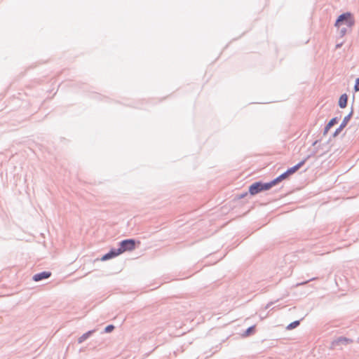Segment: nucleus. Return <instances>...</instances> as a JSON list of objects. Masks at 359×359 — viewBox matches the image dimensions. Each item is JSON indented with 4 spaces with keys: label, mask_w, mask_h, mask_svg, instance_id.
<instances>
[{
    "label": "nucleus",
    "mask_w": 359,
    "mask_h": 359,
    "mask_svg": "<svg viewBox=\"0 0 359 359\" xmlns=\"http://www.w3.org/2000/svg\"><path fill=\"white\" fill-rule=\"evenodd\" d=\"M355 23L351 13H346L339 16L335 22V26L342 36L345 35L348 29H351Z\"/></svg>",
    "instance_id": "nucleus-1"
},
{
    "label": "nucleus",
    "mask_w": 359,
    "mask_h": 359,
    "mask_svg": "<svg viewBox=\"0 0 359 359\" xmlns=\"http://www.w3.org/2000/svg\"><path fill=\"white\" fill-rule=\"evenodd\" d=\"M272 187L271 182L265 184L262 182H255L250 187L249 192L251 195H255L262 191L269 190Z\"/></svg>",
    "instance_id": "nucleus-2"
},
{
    "label": "nucleus",
    "mask_w": 359,
    "mask_h": 359,
    "mask_svg": "<svg viewBox=\"0 0 359 359\" xmlns=\"http://www.w3.org/2000/svg\"><path fill=\"white\" fill-rule=\"evenodd\" d=\"M135 248V241L133 239H127L121 242L120 250L123 253L126 251H131Z\"/></svg>",
    "instance_id": "nucleus-3"
},
{
    "label": "nucleus",
    "mask_w": 359,
    "mask_h": 359,
    "mask_svg": "<svg viewBox=\"0 0 359 359\" xmlns=\"http://www.w3.org/2000/svg\"><path fill=\"white\" fill-rule=\"evenodd\" d=\"M122 254V252H121L120 249H117V250H111L109 252L107 253L106 255H104L101 260L102 261H106L107 259H111L113 257H115L119 255Z\"/></svg>",
    "instance_id": "nucleus-4"
},
{
    "label": "nucleus",
    "mask_w": 359,
    "mask_h": 359,
    "mask_svg": "<svg viewBox=\"0 0 359 359\" xmlns=\"http://www.w3.org/2000/svg\"><path fill=\"white\" fill-rule=\"evenodd\" d=\"M122 254V252H121L120 249H117V250H111L109 252L107 253L106 255H104L101 260L102 261H106L107 259H111L113 257H115L119 255Z\"/></svg>",
    "instance_id": "nucleus-5"
},
{
    "label": "nucleus",
    "mask_w": 359,
    "mask_h": 359,
    "mask_svg": "<svg viewBox=\"0 0 359 359\" xmlns=\"http://www.w3.org/2000/svg\"><path fill=\"white\" fill-rule=\"evenodd\" d=\"M51 273L49 271H43L39 273H36L33 276V280L34 281H39L42 279L48 278L50 276Z\"/></svg>",
    "instance_id": "nucleus-6"
},
{
    "label": "nucleus",
    "mask_w": 359,
    "mask_h": 359,
    "mask_svg": "<svg viewBox=\"0 0 359 359\" xmlns=\"http://www.w3.org/2000/svg\"><path fill=\"white\" fill-rule=\"evenodd\" d=\"M305 162H306V159L302 161L301 162H299L298 164L293 166L292 168H290V169H288L286 171L287 174H288V175H292L296 171H297L305 163Z\"/></svg>",
    "instance_id": "nucleus-7"
},
{
    "label": "nucleus",
    "mask_w": 359,
    "mask_h": 359,
    "mask_svg": "<svg viewBox=\"0 0 359 359\" xmlns=\"http://www.w3.org/2000/svg\"><path fill=\"white\" fill-rule=\"evenodd\" d=\"M338 122V119L337 118H332L329 122L326 125V126L325 127V129H324V131H323V135H327V133H328V131L330 130V129L334 126Z\"/></svg>",
    "instance_id": "nucleus-8"
},
{
    "label": "nucleus",
    "mask_w": 359,
    "mask_h": 359,
    "mask_svg": "<svg viewBox=\"0 0 359 359\" xmlns=\"http://www.w3.org/2000/svg\"><path fill=\"white\" fill-rule=\"evenodd\" d=\"M348 96L346 94H343L340 96L339 100V106L341 108H345L347 105Z\"/></svg>",
    "instance_id": "nucleus-9"
},
{
    "label": "nucleus",
    "mask_w": 359,
    "mask_h": 359,
    "mask_svg": "<svg viewBox=\"0 0 359 359\" xmlns=\"http://www.w3.org/2000/svg\"><path fill=\"white\" fill-rule=\"evenodd\" d=\"M288 176L289 175H288V174H287V172H285L284 173H283L282 175L278 176L277 178H276L275 180L271 181V183L272 186L273 187L274 185H276L277 183H278L281 180L287 178Z\"/></svg>",
    "instance_id": "nucleus-10"
},
{
    "label": "nucleus",
    "mask_w": 359,
    "mask_h": 359,
    "mask_svg": "<svg viewBox=\"0 0 359 359\" xmlns=\"http://www.w3.org/2000/svg\"><path fill=\"white\" fill-rule=\"evenodd\" d=\"M299 325V321H298V320L294 321V322L291 323L287 326V329L292 330V329L295 328L296 327H297Z\"/></svg>",
    "instance_id": "nucleus-11"
},
{
    "label": "nucleus",
    "mask_w": 359,
    "mask_h": 359,
    "mask_svg": "<svg viewBox=\"0 0 359 359\" xmlns=\"http://www.w3.org/2000/svg\"><path fill=\"white\" fill-rule=\"evenodd\" d=\"M90 332H88L86 334H84L83 336H81L79 339V343H81L83 341H84L86 339H87V337H88V335L90 334Z\"/></svg>",
    "instance_id": "nucleus-12"
},
{
    "label": "nucleus",
    "mask_w": 359,
    "mask_h": 359,
    "mask_svg": "<svg viewBox=\"0 0 359 359\" xmlns=\"http://www.w3.org/2000/svg\"><path fill=\"white\" fill-rule=\"evenodd\" d=\"M354 90L355 91H359V78L355 80Z\"/></svg>",
    "instance_id": "nucleus-13"
},
{
    "label": "nucleus",
    "mask_w": 359,
    "mask_h": 359,
    "mask_svg": "<svg viewBox=\"0 0 359 359\" xmlns=\"http://www.w3.org/2000/svg\"><path fill=\"white\" fill-rule=\"evenodd\" d=\"M114 327L112 325H108L105 327L106 332H110L114 330Z\"/></svg>",
    "instance_id": "nucleus-14"
},
{
    "label": "nucleus",
    "mask_w": 359,
    "mask_h": 359,
    "mask_svg": "<svg viewBox=\"0 0 359 359\" xmlns=\"http://www.w3.org/2000/svg\"><path fill=\"white\" fill-rule=\"evenodd\" d=\"M346 125V123H343L341 125V126L339 127V128L341 130L343 128V127H344Z\"/></svg>",
    "instance_id": "nucleus-15"
},
{
    "label": "nucleus",
    "mask_w": 359,
    "mask_h": 359,
    "mask_svg": "<svg viewBox=\"0 0 359 359\" xmlns=\"http://www.w3.org/2000/svg\"><path fill=\"white\" fill-rule=\"evenodd\" d=\"M340 130H341V129H340V128L337 129V131H336V132H335V133H334V136H336V135H337V134Z\"/></svg>",
    "instance_id": "nucleus-16"
},
{
    "label": "nucleus",
    "mask_w": 359,
    "mask_h": 359,
    "mask_svg": "<svg viewBox=\"0 0 359 359\" xmlns=\"http://www.w3.org/2000/svg\"><path fill=\"white\" fill-rule=\"evenodd\" d=\"M341 341H348V339H346V338H344V339H341Z\"/></svg>",
    "instance_id": "nucleus-17"
}]
</instances>
